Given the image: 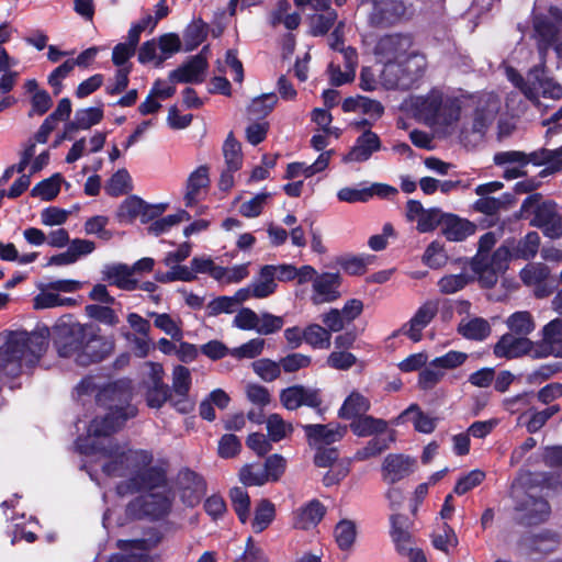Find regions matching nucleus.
<instances>
[{
	"mask_svg": "<svg viewBox=\"0 0 562 562\" xmlns=\"http://www.w3.org/2000/svg\"><path fill=\"white\" fill-rule=\"evenodd\" d=\"M340 285L341 277L339 273L324 272L316 276L312 284V303L322 305L338 300L341 295Z\"/></svg>",
	"mask_w": 562,
	"mask_h": 562,
	"instance_id": "nucleus-12",
	"label": "nucleus"
},
{
	"mask_svg": "<svg viewBox=\"0 0 562 562\" xmlns=\"http://www.w3.org/2000/svg\"><path fill=\"white\" fill-rule=\"evenodd\" d=\"M395 441V432L394 430H390L386 437H378L375 436L371 440L367 442V445L359 449L355 459L358 461H363L375 457L386 450L391 442Z\"/></svg>",
	"mask_w": 562,
	"mask_h": 562,
	"instance_id": "nucleus-34",
	"label": "nucleus"
},
{
	"mask_svg": "<svg viewBox=\"0 0 562 562\" xmlns=\"http://www.w3.org/2000/svg\"><path fill=\"white\" fill-rule=\"evenodd\" d=\"M430 537L432 546L443 552H448L449 547L458 546V538L454 530L446 522L442 524L441 530L434 532Z\"/></svg>",
	"mask_w": 562,
	"mask_h": 562,
	"instance_id": "nucleus-59",
	"label": "nucleus"
},
{
	"mask_svg": "<svg viewBox=\"0 0 562 562\" xmlns=\"http://www.w3.org/2000/svg\"><path fill=\"white\" fill-rule=\"evenodd\" d=\"M303 430L307 437L310 446L318 448L331 445L342 439L347 432V427L339 424H308L303 425Z\"/></svg>",
	"mask_w": 562,
	"mask_h": 562,
	"instance_id": "nucleus-18",
	"label": "nucleus"
},
{
	"mask_svg": "<svg viewBox=\"0 0 562 562\" xmlns=\"http://www.w3.org/2000/svg\"><path fill=\"white\" fill-rule=\"evenodd\" d=\"M86 314L102 324L109 326H115L119 324V316L115 314L114 310L110 306H103L99 304H90L85 307Z\"/></svg>",
	"mask_w": 562,
	"mask_h": 562,
	"instance_id": "nucleus-60",
	"label": "nucleus"
},
{
	"mask_svg": "<svg viewBox=\"0 0 562 562\" xmlns=\"http://www.w3.org/2000/svg\"><path fill=\"white\" fill-rule=\"evenodd\" d=\"M231 501L239 520L245 524L249 517L250 498L243 487H234L229 493Z\"/></svg>",
	"mask_w": 562,
	"mask_h": 562,
	"instance_id": "nucleus-52",
	"label": "nucleus"
},
{
	"mask_svg": "<svg viewBox=\"0 0 562 562\" xmlns=\"http://www.w3.org/2000/svg\"><path fill=\"white\" fill-rule=\"evenodd\" d=\"M60 176L54 175L37 183L31 191L33 196H40L42 200L50 201L59 193Z\"/></svg>",
	"mask_w": 562,
	"mask_h": 562,
	"instance_id": "nucleus-55",
	"label": "nucleus"
},
{
	"mask_svg": "<svg viewBox=\"0 0 562 562\" xmlns=\"http://www.w3.org/2000/svg\"><path fill=\"white\" fill-rule=\"evenodd\" d=\"M102 279L124 291H134L138 288L130 266L125 263L105 265L102 269Z\"/></svg>",
	"mask_w": 562,
	"mask_h": 562,
	"instance_id": "nucleus-22",
	"label": "nucleus"
},
{
	"mask_svg": "<svg viewBox=\"0 0 562 562\" xmlns=\"http://www.w3.org/2000/svg\"><path fill=\"white\" fill-rule=\"evenodd\" d=\"M458 331L467 339L481 341L490 336L491 326L482 317L464 318L459 323Z\"/></svg>",
	"mask_w": 562,
	"mask_h": 562,
	"instance_id": "nucleus-32",
	"label": "nucleus"
},
{
	"mask_svg": "<svg viewBox=\"0 0 562 562\" xmlns=\"http://www.w3.org/2000/svg\"><path fill=\"white\" fill-rule=\"evenodd\" d=\"M47 339L38 333L4 330L0 333V381L11 383L40 361Z\"/></svg>",
	"mask_w": 562,
	"mask_h": 562,
	"instance_id": "nucleus-3",
	"label": "nucleus"
},
{
	"mask_svg": "<svg viewBox=\"0 0 562 562\" xmlns=\"http://www.w3.org/2000/svg\"><path fill=\"white\" fill-rule=\"evenodd\" d=\"M269 267L263 266L258 277L251 281V288L255 299H265L273 294L277 289V282L273 281Z\"/></svg>",
	"mask_w": 562,
	"mask_h": 562,
	"instance_id": "nucleus-36",
	"label": "nucleus"
},
{
	"mask_svg": "<svg viewBox=\"0 0 562 562\" xmlns=\"http://www.w3.org/2000/svg\"><path fill=\"white\" fill-rule=\"evenodd\" d=\"M390 521V535L397 553L406 558L407 562H422V550L418 548L417 540L405 527V518L398 514H392Z\"/></svg>",
	"mask_w": 562,
	"mask_h": 562,
	"instance_id": "nucleus-9",
	"label": "nucleus"
},
{
	"mask_svg": "<svg viewBox=\"0 0 562 562\" xmlns=\"http://www.w3.org/2000/svg\"><path fill=\"white\" fill-rule=\"evenodd\" d=\"M350 429L358 437L380 435L387 430V422L370 415H362L351 420Z\"/></svg>",
	"mask_w": 562,
	"mask_h": 562,
	"instance_id": "nucleus-30",
	"label": "nucleus"
},
{
	"mask_svg": "<svg viewBox=\"0 0 562 562\" xmlns=\"http://www.w3.org/2000/svg\"><path fill=\"white\" fill-rule=\"evenodd\" d=\"M191 389V372L187 367L176 366L172 371L171 406L178 412L187 414L193 409V403L189 398Z\"/></svg>",
	"mask_w": 562,
	"mask_h": 562,
	"instance_id": "nucleus-11",
	"label": "nucleus"
},
{
	"mask_svg": "<svg viewBox=\"0 0 562 562\" xmlns=\"http://www.w3.org/2000/svg\"><path fill=\"white\" fill-rule=\"evenodd\" d=\"M558 544V535L549 530L525 536L520 540V546L530 552L549 553L552 552Z\"/></svg>",
	"mask_w": 562,
	"mask_h": 562,
	"instance_id": "nucleus-27",
	"label": "nucleus"
},
{
	"mask_svg": "<svg viewBox=\"0 0 562 562\" xmlns=\"http://www.w3.org/2000/svg\"><path fill=\"white\" fill-rule=\"evenodd\" d=\"M280 402L289 411H294L302 405L317 408L322 404V397L317 389L293 385L281 391Z\"/></svg>",
	"mask_w": 562,
	"mask_h": 562,
	"instance_id": "nucleus-13",
	"label": "nucleus"
},
{
	"mask_svg": "<svg viewBox=\"0 0 562 562\" xmlns=\"http://www.w3.org/2000/svg\"><path fill=\"white\" fill-rule=\"evenodd\" d=\"M223 155L225 158L226 167L231 170H238L241 167L243 156L241 146L229 133L223 145Z\"/></svg>",
	"mask_w": 562,
	"mask_h": 562,
	"instance_id": "nucleus-46",
	"label": "nucleus"
},
{
	"mask_svg": "<svg viewBox=\"0 0 562 562\" xmlns=\"http://www.w3.org/2000/svg\"><path fill=\"white\" fill-rule=\"evenodd\" d=\"M517 522L524 526H535L548 520L551 514L550 504L542 496L524 495L515 505Z\"/></svg>",
	"mask_w": 562,
	"mask_h": 562,
	"instance_id": "nucleus-8",
	"label": "nucleus"
},
{
	"mask_svg": "<svg viewBox=\"0 0 562 562\" xmlns=\"http://www.w3.org/2000/svg\"><path fill=\"white\" fill-rule=\"evenodd\" d=\"M509 203V194H505L502 198L480 196L474 203V209L485 215H495L502 209H507Z\"/></svg>",
	"mask_w": 562,
	"mask_h": 562,
	"instance_id": "nucleus-49",
	"label": "nucleus"
},
{
	"mask_svg": "<svg viewBox=\"0 0 562 562\" xmlns=\"http://www.w3.org/2000/svg\"><path fill=\"white\" fill-rule=\"evenodd\" d=\"M267 436L272 442H279L293 432L291 423L284 420L279 414H270L266 419Z\"/></svg>",
	"mask_w": 562,
	"mask_h": 562,
	"instance_id": "nucleus-35",
	"label": "nucleus"
},
{
	"mask_svg": "<svg viewBox=\"0 0 562 562\" xmlns=\"http://www.w3.org/2000/svg\"><path fill=\"white\" fill-rule=\"evenodd\" d=\"M256 374L267 382L274 381L281 374L280 363L270 359H259L251 364Z\"/></svg>",
	"mask_w": 562,
	"mask_h": 562,
	"instance_id": "nucleus-64",
	"label": "nucleus"
},
{
	"mask_svg": "<svg viewBox=\"0 0 562 562\" xmlns=\"http://www.w3.org/2000/svg\"><path fill=\"white\" fill-rule=\"evenodd\" d=\"M215 280L222 284L239 283L249 276L248 263L237 265L231 268L218 267L214 271Z\"/></svg>",
	"mask_w": 562,
	"mask_h": 562,
	"instance_id": "nucleus-43",
	"label": "nucleus"
},
{
	"mask_svg": "<svg viewBox=\"0 0 562 562\" xmlns=\"http://www.w3.org/2000/svg\"><path fill=\"white\" fill-rule=\"evenodd\" d=\"M325 513V506L318 499H312L294 513V527L310 530L321 522Z\"/></svg>",
	"mask_w": 562,
	"mask_h": 562,
	"instance_id": "nucleus-23",
	"label": "nucleus"
},
{
	"mask_svg": "<svg viewBox=\"0 0 562 562\" xmlns=\"http://www.w3.org/2000/svg\"><path fill=\"white\" fill-rule=\"evenodd\" d=\"M171 391L167 384L150 385L146 393L147 405L151 408H160L165 403L171 404Z\"/></svg>",
	"mask_w": 562,
	"mask_h": 562,
	"instance_id": "nucleus-61",
	"label": "nucleus"
},
{
	"mask_svg": "<svg viewBox=\"0 0 562 562\" xmlns=\"http://www.w3.org/2000/svg\"><path fill=\"white\" fill-rule=\"evenodd\" d=\"M376 54L395 64L420 56V44L408 34H392L382 37L375 47Z\"/></svg>",
	"mask_w": 562,
	"mask_h": 562,
	"instance_id": "nucleus-7",
	"label": "nucleus"
},
{
	"mask_svg": "<svg viewBox=\"0 0 562 562\" xmlns=\"http://www.w3.org/2000/svg\"><path fill=\"white\" fill-rule=\"evenodd\" d=\"M445 245L439 240L430 243L424 251V262L431 269H440L448 262Z\"/></svg>",
	"mask_w": 562,
	"mask_h": 562,
	"instance_id": "nucleus-44",
	"label": "nucleus"
},
{
	"mask_svg": "<svg viewBox=\"0 0 562 562\" xmlns=\"http://www.w3.org/2000/svg\"><path fill=\"white\" fill-rule=\"evenodd\" d=\"M105 190L111 196H119L127 193L131 190V177L127 170H117L109 180Z\"/></svg>",
	"mask_w": 562,
	"mask_h": 562,
	"instance_id": "nucleus-53",
	"label": "nucleus"
},
{
	"mask_svg": "<svg viewBox=\"0 0 562 562\" xmlns=\"http://www.w3.org/2000/svg\"><path fill=\"white\" fill-rule=\"evenodd\" d=\"M499 111V101L490 95L486 100H480L472 121L471 131L477 136V139H482L488 127L495 121Z\"/></svg>",
	"mask_w": 562,
	"mask_h": 562,
	"instance_id": "nucleus-19",
	"label": "nucleus"
},
{
	"mask_svg": "<svg viewBox=\"0 0 562 562\" xmlns=\"http://www.w3.org/2000/svg\"><path fill=\"white\" fill-rule=\"evenodd\" d=\"M265 348V340L262 338H254L243 344L239 347L233 348L229 356L235 359H254L261 355Z\"/></svg>",
	"mask_w": 562,
	"mask_h": 562,
	"instance_id": "nucleus-54",
	"label": "nucleus"
},
{
	"mask_svg": "<svg viewBox=\"0 0 562 562\" xmlns=\"http://www.w3.org/2000/svg\"><path fill=\"white\" fill-rule=\"evenodd\" d=\"M540 246V236L537 232H529L525 237L519 239L513 247L515 258L531 259L533 258Z\"/></svg>",
	"mask_w": 562,
	"mask_h": 562,
	"instance_id": "nucleus-38",
	"label": "nucleus"
},
{
	"mask_svg": "<svg viewBox=\"0 0 562 562\" xmlns=\"http://www.w3.org/2000/svg\"><path fill=\"white\" fill-rule=\"evenodd\" d=\"M131 398V381L119 380L104 386L98 394V402L106 406L109 413L102 418H94L88 427L87 436L78 438L76 445L80 453L99 454L104 475L124 479L116 486L119 495L144 491L143 495L131 503L130 509L156 519L165 516L171 506L164 472L151 467V452L126 449L109 438L136 415L135 407L130 405Z\"/></svg>",
	"mask_w": 562,
	"mask_h": 562,
	"instance_id": "nucleus-1",
	"label": "nucleus"
},
{
	"mask_svg": "<svg viewBox=\"0 0 562 562\" xmlns=\"http://www.w3.org/2000/svg\"><path fill=\"white\" fill-rule=\"evenodd\" d=\"M417 469V461L405 454L391 453L382 463V476L389 484H394Z\"/></svg>",
	"mask_w": 562,
	"mask_h": 562,
	"instance_id": "nucleus-16",
	"label": "nucleus"
},
{
	"mask_svg": "<svg viewBox=\"0 0 562 562\" xmlns=\"http://www.w3.org/2000/svg\"><path fill=\"white\" fill-rule=\"evenodd\" d=\"M190 218H191L190 214L187 211L181 210L176 214H170V215H167L165 217L154 221L148 226V232L155 236H159V235L168 232L172 226H175L183 221H189Z\"/></svg>",
	"mask_w": 562,
	"mask_h": 562,
	"instance_id": "nucleus-48",
	"label": "nucleus"
},
{
	"mask_svg": "<svg viewBox=\"0 0 562 562\" xmlns=\"http://www.w3.org/2000/svg\"><path fill=\"white\" fill-rule=\"evenodd\" d=\"M539 357H562V318H554L542 328Z\"/></svg>",
	"mask_w": 562,
	"mask_h": 562,
	"instance_id": "nucleus-21",
	"label": "nucleus"
},
{
	"mask_svg": "<svg viewBox=\"0 0 562 562\" xmlns=\"http://www.w3.org/2000/svg\"><path fill=\"white\" fill-rule=\"evenodd\" d=\"M53 341L59 357L82 367L102 361L114 350V340L100 335L98 326L72 319H60L55 325Z\"/></svg>",
	"mask_w": 562,
	"mask_h": 562,
	"instance_id": "nucleus-2",
	"label": "nucleus"
},
{
	"mask_svg": "<svg viewBox=\"0 0 562 562\" xmlns=\"http://www.w3.org/2000/svg\"><path fill=\"white\" fill-rule=\"evenodd\" d=\"M476 226L453 214H449L445 222L442 235L450 241H462L475 233Z\"/></svg>",
	"mask_w": 562,
	"mask_h": 562,
	"instance_id": "nucleus-28",
	"label": "nucleus"
},
{
	"mask_svg": "<svg viewBox=\"0 0 562 562\" xmlns=\"http://www.w3.org/2000/svg\"><path fill=\"white\" fill-rule=\"evenodd\" d=\"M207 36V25L201 20L191 22L183 32L186 50L195 49Z\"/></svg>",
	"mask_w": 562,
	"mask_h": 562,
	"instance_id": "nucleus-40",
	"label": "nucleus"
},
{
	"mask_svg": "<svg viewBox=\"0 0 562 562\" xmlns=\"http://www.w3.org/2000/svg\"><path fill=\"white\" fill-rule=\"evenodd\" d=\"M274 505L268 499H261L256 507L252 529L256 533L263 531L274 519Z\"/></svg>",
	"mask_w": 562,
	"mask_h": 562,
	"instance_id": "nucleus-41",
	"label": "nucleus"
},
{
	"mask_svg": "<svg viewBox=\"0 0 562 562\" xmlns=\"http://www.w3.org/2000/svg\"><path fill=\"white\" fill-rule=\"evenodd\" d=\"M338 15L335 10L315 14L311 18V33L314 36L325 35L335 24Z\"/></svg>",
	"mask_w": 562,
	"mask_h": 562,
	"instance_id": "nucleus-57",
	"label": "nucleus"
},
{
	"mask_svg": "<svg viewBox=\"0 0 562 562\" xmlns=\"http://www.w3.org/2000/svg\"><path fill=\"white\" fill-rule=\"evenodd\" d=\"M370 400L361 392L353 390L344 401L338 411V416L342 419H355L370 409Z\"/></svg>",
	"mask_w": 562,
	"mask_h": 562,
	"instance_id": "nucleus-26",
	"label": "nucleus"
},
{
	"mask_svg": "<svg viewBox=\"0 0 562 562\" xmlns=\"http://www.w3.org/2000/svg\"><path fill=\"white\" fill-rule=\"evenodd\" d=\"M461 101L459 98L443 94L440 90H431L424 98V124L435 133L447 134L460 119Z\"/></svg>",
	"mask_w": 562,
	"mask_h": 562,
	"instance_id": "nucleus-4",
	"label": "nucleus"
},
{
	"mask_svg": "<svg viewBox=\"0 0 562 562\" xmlns=\"http://www.w3.org/2000/svg\"><path fill=\"white\" fill-rule=\"evenodd\" d=\"M239 480L246 486H261L269 482L263 464H246L239 471Z\"/></svg>",
	"mask_w": 562,
	"mask_h": 562,
	"instance_id": "nucleus-39",
	"label": "nucleus"
},
{
	"mask_svg": "<svg viewBox=\"0 0 562 562\" xmlns=\"http://www.w3.org/2000/svg\"><path fill=\"white\" fill-rule=\"evenodd\" d=\"M505 324L510 334L528 337L535 328V318L528 311H518L509 315Z\"/></svg>",
	"mask_w": 562,
	"mask_h": 562,
	"instance_id": "nucleus-33",
	"label": "nucleus"
},
{
	"mask_svg": "<svg viewBox=\"0 0 562 562\" xmlns=\"http://www.w3.org/2000/svg\"><path fill=\"white\" fill-rule=\"evenodd\" d=\"M532 349L533 342L528 337L506 333L495 344L493 352L497 358L516 359L530 353Z\"/></svg>",
	"mask_w": 562,
	"mask_h": 562,
	"instance_id": "nucleus-17",
	"label": "nucleus"
},
{
	"mask_svg": "<svg viewBox=\"0 0 562 562\" xmlns=\"http://www.w3.org/2000/svg\"><path fill=\"white\" fill-rule=\"evenodd\" d=\"M471 268L479 277V281L484 288H492L496 284L501 271H495L493 267L487 265V260L481 259V257H473L471 261Z\"/></svg>",
	"mask_w": 562,
	"mask_h": 562,
	"instance_id": "nucleus-42",
	"label": "nucleus"
},
{
	"mask_svg": "<svg viewBox=\"0 0 562 562\" xmlns=\"http://www.w3.org/2000/svg\"><path fill=\"white\" fill-rule=\"evenodd\" d=\"M335 540L340 550H349L357 537V526L352 520L341 519L334 530Z\"/></svg>",
	"mask_w": 562,
	"mask_h": 562,
	"instance_id": "nucleus-37",
	"label": "nucleus"
},
{
	"mask_svg": "<svg viewBox=\"0 0 562 562\" xmlns=\"http://www.w3.org/2000/svg\"><path fill=\"white\" fill-rule=\"evenodd\" d=\"M381 148L379 136L370 130L363 132L356 140L355 146L345 157L346 161H366L373 153Z\"/></svg>",
	"mask_w": 562,
	"mask_h": 562,
	"instance_id": "nucleus-25",
	"label": "nucleus"
},
{
	"mask_svg": "<svg viewBox=\"0 0 562 562\" xmlns=\"http://www.w3.org/2000/svg\"><path fill=\"white\" fill-rule=\"evenodd\" d=\"M150 317H154V325L169 335L173 340L182 339V329L180 326L171 318L169 314L162 313L158 314L151 312L148 314Z\"/></svg>",
	"mask_w": 562,
	"mask_h": 562,
	"instance_id": "nucleus-56",
	"label": "nucleus"
},
{
	"mask_svg": "<svg viewBox=\"0 0 562 562\" xmlns=\"http://www.w3.org/2000/svg\"><path fill=\"white\" fill-rule=\"evenodd\" d=\"M102 119V104L99 106L79 109L76 111L74 120L65 124L63 137H67V134H72L80 130H89L91 126L99 124Z\"/></svg>",
	"mask_w": 562,
	"mask_h": 562,
	"instance_id": "nucleus-24",
	"label": "nucleus"
},
{
	"mask_svg": "<svg viewBox=\"0 0 562 562\" xmlns=\"http://www.w3.org/2000/svg\"><path fill=\"white\" fill-rule=\"evenodd\" d=\"M531 215L533 217L530 220V225L541 228L546 236L550 238L562 236V217L554 202L544 200L540 193L528 195L522 201L517 217L529 218Z\"/></svg>",
	"mask_w": 562,
	"mask_h": 562,
	"instance_id": "nucleus-5",
	"label": "nucleus"
},
{
	"mask_svg": "<svg viewBox=\"0 0 562 562\" xmlns=\"http://www.w3.org/2000/svg\"><path fill=\"white\" fill-rule=\"evenodd\" d=\"M304 341L313 348L327 349L330 346V333L317 324H311L304 329Z\"/></svg>",
	"mask_w": 562,
	"mask_h": 562,
	"instance_id": "nucleus-47",
	"label": "nucleus"
},
{
	"mask_svg": "<svg viewBox=\"0 0 562 562\" xmlns=\"http://www.w3.org/2000/svg\"><path fill=\"white\" fill-rule=\"evenodd\" d=\"M160 541L159 537L150 539L119 540L117 546L125 553L113 554L109 562H154L147 552Z\"/></svg>",
	"mask_w": 562,
	"mask_h": 562,
	"instance_id": "nucleus-10",
	"label": "nucleus"
},
{
	"mask_svg": "<svg viewBox=\"0 0 562 562\" xmlns=\"http://www.w3.org/2000/svg\"><path fill=\"white\" fill-rule=\"evenodd\" d=\"M283 325V317L265 312L258 315L256 333L271 335L279 331Z\"/></svg>",
	"mask_w": 562,
	"mask_h": 562,
	"instance_id": "nucleus-63",
	"label": "nucleus"
},
{
	"mask_svg": "<svg viewBox=\"0 0 562 562\" xmlns=\"http://www.w3.org/2000/svg\"><path fill=\"white\" fill-rule=\"evenodd\" d=\"M209 169L205 166L196 168L188 178L184 201L187 206H193L199 201L201 190L209 186Z\"/></svg>",
	"mask_w": 562,
	"mask_h": 562,
	"instance_id": "nucleus-29",
	"label": "nucleus"
},
{
	"mask_svg": "<svg viewBox=\"0 0 562 562\" xmlns=\"http://www.w3.org/2000/svg\"><path fill=\"white\" fill-rule=\"evenodd\" d=\"M158 47L161 52V56L158 58L157 66H160L162 61L169 58L171 55L178 53L181 49V41L178 34L167 33L158 38Z\"/></svg>",
	"mask_w": 562,
	"mask_h": 562,
	"instance_id": "nucleus-62",
	"label": "nucleus"
},
{
	"mask_svg": "<svg viewBox=\"0 0 562 562\" xmlns=\"http://www.w3.org/2000/svg\"><path fill=\"white\" fill-rule=\"evenodd\" d=\"M72 304H75L74 299L60 297L58 294L47 291L38 293L33 300V305L34 308L36 310L52 308Z\"/></svg>",
	"mask_w": 562,
	"mask_h": 562,
	"instance_id": "nucleus-58",
	"label": "nucleus"
},
{
	"mask_svg": "<svg viewBox=\"0 0 562 562\" xmlns=\"http://www.w3.org/2000/svg\"><path fill=\"white\" fill-rule=\"evenodd\" d=\"M370 26L386 29L396 25L409 14L404 0H359Z\"/></svg>",
	"mask_w": 562,
	"mask_h": 562,
	"instance_id": "nucleus-6",
	"label": "nucleus"
},
{
	"mask_svg": "<svg viewBox=\"0 0 562 562\" xmlns=\"http://www.w3.org/2000/svg\"><path fill=\"white\" fill-rule=\"evenodd\" d=\"M178 483L182 502L193 507L200 503L205 493V483L195 472L184 469L179 472Z\"/></svg>",
	"mask_w": 562,
	"mask_h": 562,
	"instance_id": "nucleus-20",
	"label": "nucleus"
},
{
	"mask_svg": "<svg viewBox=\"0 0 562 562\" xmlns=\"http://www.w3.org/2000/svg\"><path fill=\"white\" fill-rule=\"evenodd\" d=\"M330 158V151L322 153L311 165L305 162H292L288 165L286 178L293 179L300 176L310 178L327 168Z\"/></svg>",
	"mask_w": 562,
	"mask_h": 562,
	"instance_id": "nucleus-31",
	"label": "nucleus"
},
{
	"mask_svg": "<svg viewBox=\"0 0 562 562\" xmlns=\"http://www.w3.org/2000/svg\"><path fill=\"white\" fill-rule=\"evenodd\" d=\"M559 412V405H551L542 411L530 409V416L528 422L526 423L527 431L529 434H535L539 431L546 425V423Z\"/></svg>",
	"mask_w": 562,
	"mask_h": 562,
	"instance_id": "nucleus-50",
	"label": "nucleus"
},
{
	"mask_svg": "<svg viewBox=\"0 0 562 562\" xmlns=\"http://www.w3.org/2000/svg\"><path fill=\"white\" fill-rule=\"evenodd\" d=\"M387 70L395 77L393 82L395 88L401 90L418 88L422 80V56L400 61L395 64V68L389 67Z\"/></svg>",
	"mask_w": 562,
	"mask_h": 562,
	"instance_id": "nucleus-14",
	"label": "nucleus"
},
{
	"mask_svg": "<svg viewBox=\"0 0 562 562\" xmlns=\"http://www.w3.org/2000/svg\"><path fill=\"white\" fill-rule=\"evenodd\" d=\"M191 57L187 63L172 70L169 74V80L171 82H184V83H199L204 80V75L207 69V60L204 56V50Z\"/></svg>",
	"mask_w": 562,
	"mask_h": 562,
	"instance_id": "nucleus-15",
	"label": "nucleus"
},
{
	"mask_svg": "<svg viewBox=\"0 0 562 562\" xmlns=\"http://www.w3.org/2000/svg\"><path fill=\"white\" fill-rule=\"evenodd\" d=\"M535 32L539 38V49L547 50V48L557 40L558 30L555 25L547 19H537L533 23Z\"/></svg>",
	"mask_w": 562,
	"mask_h": 562,
	"instance_id": "nucleus-45",
	"label": "nucleus"
},
{
	"mask_svg": "<svg viewBox=\"0 0 562 562\" xmlns=\"http://www.w3.org/2000/svg\"><path fill=\"white\" fill-rule=\"evenodd\" d=\"M277 102L278 98L273 92L261 94L252 99L248 112L257 119L265 117L273 110Z\"/></svg>",
	"mask_w": 562,
	"mask_h": 562,
	"instance_id": "nucleus-51",
	"label": "nucleus"
}]
</instances>
